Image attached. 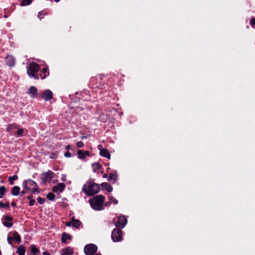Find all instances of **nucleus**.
Returning a JSON list of instances; mask_svg holds the SVG:
<instances>
[{
	"label": "nucleus",
	"instance_id": "nucleus-23",
	"mask_svg": "<svg viewBox=\"0 0 255 255\" xmlns=\"http://www.w3.org/2000/svg\"><path fill=\"white\" fill-rule=\"evenodd\" d=\"M18 177L17 175H13L12 176H10L8 178V181L10 185H13L14 184V181L17 179Z\"/></svg>",
	"mask_w": 255,
	"mask_h": 255
},
{
	"label": "nucleus",
	"instance_id": "nucleus-7",
	"mask_svg": "<svg viewBox=\"0 0 255 255\" xmlns=\"http://www.w3.org/2000/svg\"><path fill=\"white\" fill-rule=\"evenodd\" d=\"M97 247L94 244L86 245L84 248V253L86 255H94L97 251Z\"/></svg>",
	"mask_w": 255,
	"mask_h": 255
},
{
	"label": "nucleus",
	"instance_id": "nucleus-22",
	"mask_svg": "<svg viewBox=\"0 0 255 255\" xmlns=\"http://www.w3.org/2000/svg\"><path fill=\"white\" fill-rule=\"evenodd\" d=\"M78 158L80 159H84L86 157L84 152L82 150H79L77 152Z\"/></svg>",
	"mask_w": 255,
	"mask_h": 255
},
{
	"label": "nucleus",
	"instance_id": "nucleus-52",
	"mask_svg": "<svg viewBox=\"0 0 255 255\" xmlns=\"http://www.w3.org/2000/svg\"><path fill=\"white\" fill-rule=\"evenodd\" d=\"M96 255H101L100 254H97Z\"/></svg>",
	"mask_w": 255,
	"mask_h": 255
},
{
	"label": "nucleus",
	"instance_id": "nucleus-48",
	"mask_svg": "<svg viewBox=\"0 0 255 255\" xmlns=\"http://www.w3.org/2000/svg\"><path fill=\"white\" fill-rule=\"evenodd\" d=\"M32 196L31 195H29V196H28V199L30 200L31 199H33L32 198Z\"/></svg>",
	"mask_w": 255,
	"mask_h": 255
},
{
	"label": "nucleus",
	"instance_id": "nucleus-17",
	"mask_svg": "<svg viewBox=\"0 0 255 255\" xmlns=\"http://www.w3.org/2000/svg\"><path fill=\"white\" fill-rule=\"evenodd\" d=\"M20 191V188L17 186L13 187L11 189V194L13 196H17Z\"/></svg>",
	"mask_w": 255,
	"mask_h": 255
},
{
	"label": "nucleus",
	"instance_id": "nucleus-42",
	"mask_svg": "<svg viewBox=\"0 0 255 255\" xmlns=\"http://www.w3.org/2000/svg\"><path fill=\"white\" fill-rule=\"evenodd\" d=\"M64 156L66 157H70L71 156V154L69 152H66L65 154H64Z\"/></svg>",
	"mask_w": 255,
	"mask_h": 255
},
{
	"label": "nucleus",
	"instance_id": "nucleus-41",
	"mask_svg": "<svg viewBox=\"0 0 255 255\" xmlns=\"http://www.w3.org/2000/svg\"><path fill=\"white\" fill-rule=\"evenodd\" d=\"M29 192L28 191L26 190H24L23 191H22L21 192H20V194L21 196H23L24 194H25V193H27Z\"/></svg>",
	"mask_w": 255,
	"mask_h": 255
},
{
	"label": "nucleus",
	"instance_id": "nucleus-38",
	"mask_svg": "<svg viewBox=\"0 0 255 255\" xmlns=\"http://www.w3.org/2000/svg\"><path fill=\"white\" fill-rule=\"evenodd\" d=\"M8 204H4L2 202H0V208H5V207H8Z\"/></svg>",
	"mask_w": 255,
	"mask_h": 255
},
{
	"label": "nucleus",
	"instance_id": "nucleus-14",
	"mask_svg": "<svg viewBox=\"0 0 255 255\" xmlns=\"http://www.w3.org/2000/svg\"><path fill=\"white\" fill-rule=\"evenodd\" d=\"M37 89L35 87L31 86L29 88V93L32 98H36L37 96Z\"/></svg>",
	"mask_w": 255,
	"mask_h": 255
},
{
	"label": "nucleus",
	"instance_id": "nucleus-3",
	"mask_svg": "<svg viewBox=\"0 0 255 255\" xmlns=\"http://www.w3.org/2000/svg\"><path fill=\"white\" fill-rule=\"evenodd\" d=\"M22 187L24 189L28 191L30 193H38L36 183L31 179L24 180L22 182Z\"/></svg>",
	"mask_w": 255,
	"mask_h": 255
},
{
	"label": "nucleus",
	"instance_id": "nucleus-34",
	"mask_svg": "<svg viewBox=\"0 0 255 255\" xmlns=\"http://www.w3.org/2000/svg\"><path fill=\"white\" fill-rule=\"evenodd\" d=\"M12 240H13V237H11V236H8L7 241H8V243L11 246H12Z\"/></svg>",
	"mask_w": 255,
	"mask_h": 255
},
{
	"label": "nucleus",
	"instance_id": "nucleus-9",
	"mask_svg": "<svg viewBox=\"0 0 255 255\" xmlns=\"http://www.w3.org/2000/svg\"><path fill=\"white\" fill-rule=\"evenodd\" d=\"M98 149L100 150V154L108 159H110L111 154L109 151L106 148H103L102 145H98L97 146Z\"/></svg>",
	"mask_w": 255,
	"mask_h": 255
},
{
	"label": "nucleus",
	"instance_id": "nucleus-32",
	"mask_svg": "<svg viewBox=\"0 0 255 255\" xmlns=\"http://www.w3.org/2000/svg\"><path fill=\"white\" fill-rule=\"evenodd\" d=\"M23 133V130L22 128H19L17 131V136H21Z\"/></svg>",
	"mask_w": 255,
	"mask_h": 255
},
{
	"label": "nucleus",
	"instance_id": "nucleus-20",
	"mask_svg": "<svg viewBox=\"0 0 255 255\" xmlns=\"http://www.w3.org/2000/svg\"><path fill=\"white\" fill-rule=\"evenodd\" d=\"M25 252V250L23 246H20L17 248V253L19 255H24Z\"/></svg>",
	"mask_w": 255,
	"mask_h": 255
},
{
	"label": "nucleus",
	"instance_id": "nucleus-13",
	"mask_svg": "<svg viewBox=\"0 0 255 255\" xmlns=\"http://www.w3.org/2000/svg\"><path fill=\"white\" fill-rule=\"evenodd\" d=\"M73 254V250L70 247H67L61 250V255H72Z\"/></svg>",
	"mask_w": 255,
	"mask_h": 255
},
{
	"label": "nucleus",
	"instance_id": "nucleus-25",
	"mask_svg": "<svg viewBox=\"0 0 255 255\" xmlns=\"http://www.w3.org/2000/svg\"><path fill=\"white\" fill-rule=\"evenodd\" d=\"M109 200H110V202H109V204H110L113 203V204L116 205V204H117L118 203V200H117L116 199L114 198L112 196H110Z\"/></svg>",
	"mask_w": 255,
	"mask_h": 255
},
{
	"label": "nucleus",
	"instance_id": "nucleus-28",
	"mask_svg": "<svg viewBox=\"0 0 255 255\" xmlns=\"http://www.w3.org/2000/svg\"><path fill=\"white\" fill-rule=\"evenodd\" d=\"M30 250H31V252L33 254H35L36 253H37L38 251V250L36 248V247L34 246V245H31L30 246Z\"/></svg>",
	"mask_w": 255,
	"mask_h": 255
},
{
	"label": "nucleus",
	"instance_id": "nucleus-16",
	"mask_svg": "<svg viewBox=\"0 0 255 255\" xmlns=\"http://www.w3.org/2000/svg\"><path fill=\"white\" fill-rule=\"evenodd\" d=\"M101 186L103 189L107 190L109 192H112L113 189L110 184L107 182L102 183Z\"/></svg>",
	"mask_w": 255,
	"mask_h": 255
},
{
	"label": "nucleus",
	"instance_id": "nucleus-18",
	"mask_svg": "<svg viewBox=\"0 0 255 255\" xmlns=\"http://www.w3.org/2000/svg\"><path fill=\"white\" fill-rule=\"evenodd\" d=\"M70 240L71 236L69 234H67L65 233H64L62 235L61 241L63 243H65L66 242L67 240Z\"/></svg>",
	"mask_w": 255,
	"mask_h": 255
},
{
	"label": "nucleus",
	"instance_id": "nucleus-4",
	"mask_svg": "<svg viewBox=\"0 0 255 255\" xmlns=\"http://www.w3.org/2000/svg\"><path fill=\"white\" fill-rule=\"evenodd\" d=\"M39 69V65L35 63H31L27 67V74L30 78L38 79V77L35 75V73L38 71Z\"/></svg>",
	"mask_w": 255,
	"mask_h": 255
},
{
	"label": "nucleus",
	"instance_id": "nucleus-8",
	"mask_svg": "<svg viewBox=\"0 0 255 255\" xmlns=\"http://www.w3.org/2000/svg\"><path fill=\"white\" fill-rule=\"evenodd\" d=\"M127 223V220L124 216H120L118 218V221L116 223V226L118 228H123Z\"/></svg>",
	"mask_w": 255,
	"mask_h": 255
},
{
	"label": "nucleus",
	"instance_id": "nucleus-12",
	"mask_svg": "<svg viewBox=\"0 0 255 255\" xmlns=\"http://www.w3.org/2000/svg\"><path fill=\"white\" fill-rule=\"evenodd\" d=\"M5 62L9 67H12L15 64L14 58L12 56L8 55L5 57Z\"/></svg>",
	"mask_w": 255,
	"mask_h": 255
},
{
	"label": "nucleus",
	"instance_id": "nucleus-45",
	"mask_svg": "<svg viewBox=\"0 0 255 255\" xmlns=\"http://www.w3.org/2000/svg\"><path fill=\"white\" fill-rule=\"evenodd\" d=\"M71 225H72V222H68L66 223V225L67 226H70Z\"/></svg>",
	"mask_w": 255,
	"mask_h": 255
},
{
	"label": "nucleus",
	"instance_id": "nucleus-46",
	"mask_svg": "<svg viewBox=\"0 0 255 255\" xmlns=\"http://www.w3.org/2000/svg\"><path fill=\"white\" fill-rule=\"evenodd\" d=\"M71 148V145L70 144H68L66 146L65 149L67 150H69Z\"/></svg>",
	"mask_w": 255,
	"mask_h": 255
},
{
	"label": "nucleus",
	"instance_id": "nucleus-24",
	"mask_svg": "<svg viewBox=\"0 0 255 255\" xmlns=\"http://www.w3.org/2000/svg\"><path fill=\"white\" fill-rule=\"evenodd\" d=\"M32 2V0H22L21 2V5L25 6L29 5Z\"/></svg>",
	"mask_w": 255,
	"mask_h": 255
},
{
	"label": "nucleus",
	"instance_id": "nucleus-43",
	"mask_svg": "<svg viewBox=\"0 0 255 255\" xmlns=\"http://www.w3.org/2000/svg\"><path fill=\"white\" fill-rule=\"evenodd\" d=\"M61 180L63 181H65L66 180V176L64 174L62 175Z\"/></svg>",
	"mask_w": 255,
	"mask_h": 255
},
{
	"label": "nucleus",
	"instance_id": "nucleus-15",
	"mask_svg": "<svg viewBox=\"0 0 255 255\" xmlns=\"http://www.w3.org/2000/svg\"><path fill=\"white\" fill-rule=\"evenodd\" d=\"M11 237H13V240L17 243H20L21 242V238L20 235L16 232H14L11 234Z\"/></svg>",
	"mask_w": 255,
	"mask_h": 255
},
{
	"label": "nucleus",
	"instance_id": "nucleus-19",
	"mask_svg": "<svg viewBox=\"0 0 255 255\" xmlns=\"http://www.w3.org/2000/svg\"><path fill=\"white\" fill-rule=\"evenodd\" d=\"M117 179V174L116 172H114V173H110L109 175V181L113 180L114 181H116Z\"/></svg>",
	"mask_w": 255,
	"mask_h": 255
},
{
	"label": "nucleus",
	"instance_id": "nucleus-1",
	"mask_svg": "<svg viewBox=\"0 0 255 255\" xmlns=\"http://www.w3.org/2000/svg\"><path fill=\"white\" fill-rule=\"evenodd\" d=\"M82 190L86 194L92 196L99 192L100 188L98 184L92 180H89L84 184Z\"/></svg>",
	"mask_w": 255,
	"mask_h": 255
},
{
	"label": "nucleus",
	"instance_id": "nucleus-50",
	"mask_svg": "<svg viewBox=\"0 0 255 255\" xmlns=\"http://www.w3.org/2000/svg\"><path fill=\"white\" fill-rule=\"evenodd\" d=\"M59 0H55V1L56 2H58V1H59Z\"/></svg>",
	"mask_w": 255,
	"mask_h": 255
},
{
	"label": "nucleus",
	"instance_id": "nucleus-21",
	"mask_svg": "<svg viewBox=\"0 0 255 255\" xmlns=\"http://www.w3.org/2000/svg\"><path fill=\"white\" fill-rule=\"evenodd\" d=\"M93 170L94 172H96L98 170L101 168V165L100 163H94L92 164Z\"/></svg>",
	"mask_w": 255,
	"mask_h": 255
},
{
	"label": "nucleus",
	"instance_id": "nucleus-30",
	"mask_svg": "<svg viewBox=\"0 0 255 255\" xmlns=\"http://www.w3.org/2000/svg\"><path fill=\"white\" fill-rule=\"evenodd\" d=\"M47 198L50 201H53L55 199V195L52 193H49L47 195Z\"/></svg>",
	"mask_w": 255,
	"mask_h": 255
},
{
	"label": "nucleus",
	"instance_id": "nucleus-47",
	"mask_svg": "<svg viewBox=\"0 0 255 255\" xmlns=\"http://www.w3.org/2000/svg\"><path fill=\"white\" fill-rule=\"evenodd\" d=\"M43 255H50L49 253H48L47 252H44L43 253Z\"/></svg>",
	"mask_w": 255,
	"mask_h": 255
},
{
	"label": "nucleus",
	"instance_id": "nucleus-51",
	"mask_svg": "<svg viewBox=\"0 0 255 255\" xmlns=\"http://www.w3.org/2000/svg\"><path fill=\"white\" fill-rule=\"evenodd\" d=\"M12 206H14V205H15V204H14V203H12Z\"/></svg>",
	"mask_w": 255,
	"mask_h": 255
},
{
	"label": "nucleus",
	"instance_id": "nucleus-39",
	"mask_svg": "<svg viewBox=\"0 0 255 255\" xmlns=\"http://www.w3.org/2000/svg\"><path fill=\"white\" fill-rule=\"evenodd\" d=\"M4 219L5 220H6L7 221H11L12 220V218H11L10 217H9L8 216H5L4 217Z\"/></svg>",
	"mask_w": 255,
	"mask_h": 255
},
{
	"label": "nucleus",
	"instance_id": "nucleus-49",
	"mask_svg": "<svg viewBox=\"0 0 255 255\" xmlns=\"http://www.w3.org/2000/svg\"><path fill=\"white\" fill-rule=\"evenodd\" d=\"M107 177V174H104V175H103V177L104 178H106Z\"/></svg>",
	"mask_w": 255,
	"mask_h": 255
},
{
	"label": "nucleus",
	"instance_id": "nucleus-35",
	"mask_svg": "<svg viewBox=\"0 0 255 255\" xmlns=\"http://www.w3.org/2000/svg\"><path fill=\"white\" fill-rule=\"evenodd\" d=\"M13 128H16L15 125H10V126H8L6 129L7 131H9Z\"/></svg>",
	"mask_w": 255,
	"mask_h": 255
},
{
	"label": "nucleus",
	"instance_id": "nucleus-33",
	"mask_svg": "<svg viewBox=\"0 0 255 255\" xmlns=\"http://www.w3.org/2000/svg\"><path fill=\"white\" fill-rule=\"evenodd\" d=\"M76 145L78 148H81L84 146V143L82 141H78L76 143Z\"/></svg>",
	"mask_w": 255,
	"mask_h": 255
},
{
	"label": "nucleus",
	"instance_id": "nucleus-29",
	"mask_svg": "<svg viewBox=\"0 0 255 255\" xmlns=\"http://www.w3.org/2000/svg\"><path fill=\"white\" fill-rule=\"evenodd\" d=\"M5 192V188L4 186L0 187V198H1Z\"/></svg>",
	"mask_w": 255,
	"mask_h": 255
},
{
	"label": "nucleus",
	"instance_id": "nucleus-36",
	"mask_svg": "<svg viewBox=\"0 0 255 255\" xmlns=\"http://www.w3.org/2000/svg\"><path fill=\"white\" fill-rule=\"evenodd\" d=\"M37 202L40 204H42L44 202V199H42L41 198V197H38L37 198Z\"/></svg>",
	"mask_w": 255,
	"mask_h": 255
},
{
	"label": "nucleus",
	"instance_id": "nucleus-37",
	"mask_svg": "<svg viewBox=\"0 0 255 255\" xmlns=\"http://www.w3.org/2000/svg\"><path fill=\"white\" fill-rule=\"evenodd\" d=\"M250 23L252 25V26L253 27H254V26H255V18H253L251 21H250Z\"/></svg>",
	"mask_w": 255,
	"mask_h": 255
},
{
	"label": "nucleus",
	"instance_id": "nucleus-26",
	"mask_svg": "<svg viewBox=\"0 0 255 255\" xmlns=\"http://www.w3.org/2000/svg\"><path fill=\"white\" fill-rule=\"evenodd\" d=\"M80 221L78 220H73L72 221V225L73 226L78 228L80 225Z\"/></svg>",
	"mask_w": 255,
	"mask_h": 255
},
{
	"label": "nucleus",
	"instance_id": "nucleus-27",
	"mask_svg": "<svg viewBox=\"0 0 255 255\" xmlns=\"http://www.w3.org/2000/svg\"><path fill=\"white\" fill-rule=\"evenodd\" d=\"M42 72L43 73H44L45 75L43 76H42L41 75L40 76H41V79H44L47 75H49V73L48 72V69L47 68H44L43 69H42Z\"/></svg>",
	"mask_w": 255,
	"mask_h": 255
},
{
	"label": "nucleus",
	"instance_id": "nucleus-11",
	"mask_svg": "<svg viewBox=\"0 0 255 255\" xmlns=\"http://www.w3.org/2000/svg\"><path fill=\"white\" fill-rule=\"evenodd\" d=\"M65 188V184L63 183H60L57 185L54 186L52 188V191L54 192H62L64 188Z\"/></svg>",
	"mask_w": 255,
	"mask_h": 255
},
{
	"label": "nucleus",
	"instance_id": "nucleus-40",
	"mask_svg": "<svg viewBox=\"0 0 255 255\" xmlns=\"http://www.w3.org/2000/svg\"><path fill=\"white\" fill-rule=\"evenodd\" d=\"M35 202V201L34 199H31L30 200H29V205L31 206H33Z\"/></svg>",
	"mask_w": 255,
	"mask_h": 255
},
{
	"label": "nucleus",
	"instance_id": "nucleus-6",
	"mask_svg": "<svg viewBox=\"0 0 255 255\" xmlns=\"http://www.w3.org/2000/svg\"><path fill=\"white\" fill-rule=\"evenodd\" d=\"M112 239L114 242H118L123 240L122 231L118 229H115L112 233Z\"/></svg>",
	"mask_w": 255,
	"mask_h": 255
},
{
	"label": "nucleus",
	"instance_id": "nucleus-31",
	"mask_svg": "<svg viewBox=\"0 0 255 255\" xmlns=\"http://www.w3.org/2000/svg\"><path fill=\"white\" fill-rule=\"evenodd\" d=\"M3 224L6 227H10L12 225V223L10 221H4L3 222Z\"/></svg>",
	"mask_w": 255,
	"mask_h": 255
},
{
	"label": "nucleus",
	"instance_id": "nucleus-44",
	"mask_svg": "<svg viewBox=\"0 0 255 255\" xmlns=\"http://www.w3.org/2000/svg\"><path fill=\"white\" fill-rule=\"evenodd\" d=\"M84 152L85 156H90V152H89V151L86 150V151H85Z\"/></svg>",
	"mask_w": 255,
	"mask_h": 255
},
{
	"label": "nucleus",
	"instance_id": "nucleus-2",
	"mask_svg": "<svg viewBox=\"0 0 255 255\" xmlns=\"http://www.w3.org/2000/svg\"><path fill=\"white\" fill-rule=\"evenodd\" d=\"M105 198L104 196L99 195L90 200L91 207L95 210H101L104 208V201Z\"/></svg>",
	"mask_w": 255,
	"mask_h": 255
},
{
	"label": "nucleus",
	"instance_id": "nucleus-5",
	"mask_svg": "<svg viewBox=\"0 0 255 255\" xmlns=\"http://www.w3.org/2000/svg\"><path fill=\"white\" fill-rule=\"evenodd\" d=\"M54 174L52 171L48 170L47 172L43 173L42 174L41 179L43 183L46 184L47 182L49 183L51 182V180L54 177Z\"/></svg>",
	"mask_w": 255,
	"mask_h": 255
},
{
	"label": "nucleus",
	"instance_id": "nucleus-10",
	"mask_svg": "<svg viewBox=\"0 0 255 255\" xmlns=\"http://www.w3.org/2000/svg\"><path fill=\"white\" fill-rule=\"evenodd\" d=\"M42 98L45 101H49L53 98V93L49 90H45L43 92Z\"/></svg>",
	"mask_w": 255,
	"mask_h": 255
}]
</instances>
